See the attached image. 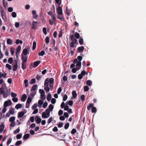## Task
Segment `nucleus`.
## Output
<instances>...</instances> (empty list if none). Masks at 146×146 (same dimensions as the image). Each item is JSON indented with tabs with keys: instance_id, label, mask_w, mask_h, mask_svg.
<instances>
[{
	"instance_id": "nucleus-1",
	"label": "nucleus",
	"mask_w": 146,
	"mask_h": 146,
	"mask_svg": "<svg viewBox=\"0 0 146 146\" xmlns=\"http://www.w3.org/2000/svg\"><path fill=\"white\" fill-rule=\"evenodd\" d=\"M0 11L3 19L5 22L7 21V18L4 9L2 7H0Z\"/></svg>"
},
{
	"instance_id": "nucleus-2",
	"label": "nucleus",
	"mask_w": 146,
	"mask_h": 146,
	"mask_svg": "<svg viewBox=\"0 0 146 146\" xmlns=\"http://www.w3.org/2000/svg\"><path fill=\"white\" fill-rule=\"evenodd\" d=\"M12 104V102L10 100H9L7 101H5L4 104V106L5 107H8L11 106Z\"/></svg>"
},
{
	"instance_id": "nucleus-3",
	"label": "nucleus",
	"mask_w": 146,
	"mask_h": 146,
	"mask_svg": "<svg viewBox=\"0 0 146 146\" xmlns=\"http://www.w3.org/2000/svg\"><path fill=\"white\" fill-rule=\"evenodd\" d=\"M50 115V113H46L45 112H43L42 114V116L43 118H48Z\"/></svg>"
},
{
	"instance_id": "nucleus-4",
	"label": "nucleus",
	"mask_w": 146,
	"mask_h": 146,
	"mask_svg": "<svg viewBox=\"0 0 146 146\" xmlns=\"http://www.w3.org/2000/svg\"><path fill=\"white\" fill-rule=\"evenodd\" d=\"M38 23L37 21H34L32 23V29H36V27Z\"/></svg>"
},
{
	"instance_id": "nucleus-5",
	"label": "nucleus",
	"mask_w": 146,
	"mask_h": 146,
	"mask_svg": "<svg viewBox=\"0 0 146 146\" xmlns=\"http://www.w3.org/2000/svg\"><path fill=\"white\" fill-rule=\"evenodd\" d=\"M57 10V14L61 15L63 14L62 9L61 7L60 6H58Z\"/></svg>"
},
{
	"instance_id": "nucleus-6",
	"label": "nucleus",
	"mask_w": 146,
	"mask_h": 146,
	"mask_svg": "<svg viewBox=\"0 0 146 146\" xmlns=\"http://www.w3.org/2000/svg\"><path fill=\"white\" fill-rule=\"evenodd\" d=\"M7 92H5L2 94L3 97L4 98H7L10 95V91L7 90Z\"/></svg>"
},
{
	"instance_id": "nucleus-7",
	"label": "nucleus",
	"mask_w": 146,
	"mask_h": 146,
	"mask_svg": "<svg viewBox=\"0 0 146 146\" xmlns=\"http://www.w3.org/2000/svg\"><path fill=\"white\" fill-rule=\"evenodd\" d=\"M35 120L37 123H40L41 121V119L38 116H36L35 117Z\"/></svg>"
},
{
	"instance_id": "nucleus-8",
	"label": "nucleus",
	"mask_w": 146,
	"mask_h": 146,
	"mask_svg": "<svg viewBox=\"0 0 146 146\" xmlns=\"http://www.w3.org/2000/svg\"><path fill=\"white\" fill-rule=\"evenodd\" d=\"M84 47L83 46L79 47L77 49V50L80 53H81L83 52L84 50Z\"/></svg>"
},
{
	"instance_id": "nucleus-9",
	"label": "nucleus",
	"mask_w": 146,
	"mask_h": 146,
	"mask_svg": "<svg viewBox=\"0 0 146 146\" xmlns=\"http://www.w3.org/2000/svg\"><path fill=\"white\" fill-rule=\"evenodd\" d=\"M36 90L31 89V92L30 94V95L32 97H33L36 94Z\"/></svg>"
},
{
	"instance_id": "nucleus-10",
	"label": "nucleus",
	"mask_w": 146,
	"mask_h": 146,
	"mask_svg": "<svg viewBox=\"0 0 146 146\" xmlns=\"http://www.w3.org/2000/svg\"><path fill=\"white\" fill-rule=\"evenodd\" d=\"M27 57L26 56L22 54V62H26L27 61Z\"/></svg>"
},
{
	"instance_id": "nucleus-11",
	"label": "nucleus",
	"mask_w": 146,
	"mask_h": 146,
	"mask_svg": "<svg viewBox=\"0 0 146 146\" xmlns=\"http://www.w3.org/2000/svg\"><path fill=\"white\" fill-rule=\"evenodd\" d=\"M27 98V96L26 94H23L21 98V100L22 102H25Z\"/></svg>"
},
{
	"instance_id": "nucleus-12",
	"label": "nucleus",
	"mask_w": 146,
	"mask_h": 146,
	"mask_svg": "<svg viewBox=\"0 0 146 146\" xmlns=\"http://www.w3.org/2000/svg\"><path fill=\"white\" fill-rule=\"evenodd\" d=\"M81 65V62L78 61L76 65L77 70L80 69Z\"/></svg>"
},
{
	"instance_id": "nucleus-13",
	"label": "nucleus",
	"mask_w": 146,
	"mask_h": 146,
	"mask_svg": "<svg viewBox=\"0 0 146 146\" xmlns=\"http://www.w3.org/2000/svg\"><path fill=\"white\" fill-rule=\"evenodd\" d=\"M72 98L73 99H75L77 97V94L75 91H73L72 92Z\"/></svg>"
},
{
	"instance_id": "nucleus-14",
	"label": "nucleus",
	"mask_w": 146,
	"mask_h": 146,
	"mask_svg": "<svg viewBox=\"0 0 146 146\" xmlns=\"http://www.w3.org/2000/svg\"><path fill=\"white\" fill-rule=\"evenodd\" d=\"M57 18L60 20L62 21H64V19L62 14H58Z\"/></svg>"
},
{
	"instance_id": "nucleus-15",
	"label": "nucleus",
	"mask_w": 146,
	"mask_h": 146,
	"mask_svg": "<svg viewBox=\"0 0 146 146\" xmlns=\"http://www.w3.org/2000/svg\"><path fill=\"white\" fill-rule=\"evenodd\" d=\"M29 51L27 48H25L23 49L22 54L26 56L28 54Z\"/></svg>"
},
{
	"instance_id": "nucleus-16",
	"label": "nucleus",
	"mask_w": 146,
	"mask_h": 146,
	"mask_svg": "<svg viewBox=\"0 0 146 146\" xmlns=\"http://www.w3.org/2000/svg\"><path fill=\"white\" fill-rule=\"evenodd\" d=\"M44 86L45 87H49V80L46 78L45 81Z\"/></svg>"
},
{
	"instance_id": "nucleus-17",
	"label": "nucleus",
	"mask_w": 146,
	"mask_h": 146,
	"mask_svg": "<svg viewBox=\"0 0 146 146\" xmlns=\"http://www.w3.org/2000/svg\"><path fill=\"white\" fill-rule=\"evenodd\" d=\"M17 68V62L16 61L15 62V63L13 67V71H15Z\"/></svg>"
},
{
	"instance_id": "nucleus-18",
	"label": "nucleus",
	"mask_w": 146,
	"mask_h": 146,
	"mask_svg": "<svg viewBox=\"0 0 146 146\" xmlns=\"http://www.w3.org/2000/svg\"><path fill=\"white\" fill-rule=\"evenodd\" d=\"M41 62L40 60H37L35 62H34V66L35 67H37L38 64L40 63Z\"/></svg>"
},
{
	"instance_id": "nucleus-19",
	"label": "nucleus",
	"mask_w": 146,
	"mask_h": 146,
	"mask_svg": "<svg viewBox=\"0 0 146 146\" xmlns=\"http://www.w3.org/2000/svg\"><path fill=\"white\" fill-rule=\"evenodd\" d=\"M30 136V135L29 134H25L23 137V139L25 141L27 139H28Z\"/></svg>"
},
{
	"instance_id": "nucleus-20",
	"label": "nucleus",
	"mask_w": 146,
	"mask_h": 146,
	"mask_svg": "<svg viewBox=\"0 0 146 146\" xmlns=\"http://www.w3.org/2000/svg\"><path fill=\"white\" fill-rule=\"evenodd\" d=\"M3 3L4 7L6 9L8 7L7 2V1H5V0H3Z\"/></svg>"
},
{
	"instance_id": "nucleus-21",
	"label": "nucleus",
	"mask_w": 146,
	"mask_h": 146,
	"mask_svg": "<svg viewBox=\"0 0 146 146\" xmlns=\"http://www.w3.org/2000/svg\"><path fill=\"white\" fill-rule=\"evenodd\" d=\"M26 67V62H22V68L23 70H24Z\"/></svg>"
},
{
	"instance_id": "nucleus-22",
	"label": "nucleus",
	"mask_w": 146,
	"mask_h": 146,
	"mask_svg": "<svg viewBox=\"0 0 146 146\" xmlns=\"http://www.w3.org/2000/svg\"><path fill=\"white\" fill-rule=\"evenodd\" d=\"M7 42L8 44L11 45L13 43V41L10 38H8L7 40Z\"/></svg>"
},
{
	"instance_id": "nucleus-23",
	"label": "nucleus",
	"mask_w": 146,
	"mask_h": 146,
	"mask_svg": "<svg viewBox=\"0 0 146 146\" xmlns=\"http://www.w3.org/2000/svg\"><path fill=\"white\" fill-rule=\"evenodd\" d=\"M94 105L93 103H91L90 104L89 106H88L87 107V109L88 110H90L91 108H92L93 107Z\"/></svg>"
},
{
	"instance_id": "nucleus-24",
	"label": "nucleus",
	"mask_w": 146,
	"mask_h": 146,
	"mask_svg": "<svg viewBox=\"0 0 146 146\" xmlns=\"http://www.w3.org/2000/svg\"><path fill=\"white\" fill-rule=\"evenodd\" d=\"M51 98V95L50 93H49L47 95V100L48 101H50Z\"/></svg>"
},
{
	"instance_id": "nucleus-25",
	"label": "nucleus",
	"mask_w": 146,
	"mask_h": 146,
	"mask_svg": "<svg viewBox=\"0 0 146 146\" xmlns=\"http://www.w3.org/2000/svg\"><path fill=\"white\" fill-rule=\"evenodd\" d=\"M65 12L67 15L69 16L70 15L69 10L68 9L67 7L66 8Z\"/></svg>"
},
{
	"instance_id": "nucleus-26",
	"label": "nucleus",
	"mask_w": 146,
	"mask_h": 146,
	"mask_svg": "<svg viewBox=\"0 0 146 146\" xmlns=\"http://www.w3.org/2000/svg\"><path fill=\"white\" fill-rule=\"evenodd\" d=\"M74 35L75 37L77 39H78L80 37V35L78 33H75Z\"/></svg>"
},
{
	"instance_id": "nucleus-27",
	"label": "nucleus",
	"mask_w": 146,
	"mask_h": 146,
	"mask_svg": "<svg viewBox=\"0 0 146 146\" xmlns=\"http://www.w3.org/2000/svg\"><path fill=\"white\" fill-rule=\"evenodd\" d=\"M54 108V106L52 104H50L48 107V109L50 111H52Z\"/></svg>"
},
{
	"instance_id": "nucleus-28",
	"label": "nucleus",
	"mask_w": 146,
	"mask_h": 146,
	"mask_svg": "<svg viewBox=\"0 0 146 146\" xmlns=\"http://www.w3.org/2000/svg\"><path fill=\"white\" fill-rule=\"evenodd\" d=\"M15 110L13 108H10L9 110V112L11 114H13L14 113Z\"/></svg>"
},
{
	"instance_id": "nucleus-29",
	"label": "nucleus",
	"mask_w": 146,
	"mask_h": 146,
	"mask_svg": "<svg viewBox=\"0 0 146 146\" xmlns=\"http://www.w3.org/2000/svg\"><path fill=\"white\" fill-rule=\"evenodd\" d=\"M86 83L88 85L90 86L92 84V82L90 80H88L86 81Z\"/></svg>"
},
{
	"instance_id": "nucleus-30",
	"label": "nucleus",
	"mask_w": 146,
	"mask_h": 146,
	"mask_svg": "<svg viewBox=\"0 0 146 146\" xmlns=\"http://www.w3.org/2000/svg\"><path fill=\"white\" fill-rule=\"evenodd\" d=\"M79 44L82 45L83 44V39L82 38H80L79 40Z\"/></svg>"
},
{
	"instance_id": "nucleus-31",
	"label": "nucleus",
	"mask_w": 146,
	"mask_h": 146,
	"mask_svg": "<svg viewBox=\"0 0 146 146\" xmlns=\"http://www.w3.org/2000/svg\"><path fill=\"white\" fill-rule=\"evenodd\" d=\"M36 43L35 41H34L33 43V46L32 48V49L33 50H34L36 47Z\"/></svg>"
},
{
	"instance_id": "nucleus-32",
	"label": "nucleus",
	"mask_w": 146,
	"mask_h": 146,
	"mask_svg": "<svg viewBox=\"0 0 146 146\" xmlns=\"http://www.w3.org/2000/svg\"><path fill=\"white\" fill-rule=\"evenodd\" d=\"M66 104H68L70 106H72L73 104V102L72 100H70L69 101H67L66 103Z\"/></svg>"
},
{
	"instance_id": "nucleus-33",
	"label": "nucleus",
	"mask_w": 146,
	"mask_h": 146,
	"mask_svg": "<svg viewBox=\"0 0 146 146\" xmlns=\"http://www.w3.org/2000/svg\"><path fill=\"white\" fill-rule=\"evenodd\" d=\"M24 113L23 111L19 112V117H22L24 115Z\"/></svg>"
},
{
	"instance_id": "nucleus-34",
	"label": "nucleus",
	"mask_w": 146,
	"mask_h": 146,
	"mask_svg": "<svg viewBox=\"0 0 146 146\" xmlns=\"http://www.w3.org/2000/svg\"><path fill=\"white\" fill-rule=\"evenodd\" d=\"M45 54L44 51L42 50L38 53V55L39 56H43Z\"/></svg>"
},
{
	"instance_id": "nucleus-35",
	"label": "nucleus",
	"mask_w": 146,
	"mask_h": 146,
	"mask_svg": "<svg viewBox=\"0 0 146 146\" xmlns=\"http://www.w3.org/2000/svg\"><path fill=\"white\" fill-rule=\"evenodd\" d=\"M37 86L36 84H35L33 85L31 89L33 90H36L37 89Z\"/></svg>"
},
{
	"instance_id": "nucleus-36",
	"label": "nucleus",
	"mask_w": 146,
	"mask_h": 146,
	"mask_svg": "<svg viewBox=\"0 0 146 146\" xmlns=\"http://www.w3.org/2000/svg\"><path fill=\"white\" fill-rule=\"evenodd\" d=\"M32 101V98L30 97H28L27 101V103L30 104Z\"/></svg>"
},
{
	"instance_id": "nucleus-37",
	"label": "nucleus",
	"mask_w": 146,
	"mask_h": 146,
	"mask_svg": "<svg viewBox=\"0 0 146 146\" xmlns=\"http://www.w3.org/2000/svg\"><path fill=\"white\" fill-rule=\"evenodd\" d=\"M36 82V80L35 78H32L31 80L30 84H35Z\"/></svg>"
},
{
	"instance_id": "nucleus-38",
	"label": "nucleus",
	"mask_w": 146,
	"mask_h": 146,
	"mask_svg": "<svg viewBox=\"0 0 146 146\" xmlns=\"http://www.w3.org/2000/svg\"><path fill=\"white\" fill-rule=\"evenodd\" d=\"M13 62V58L12 57L9 58L8 60V62L10 64H11Z\"/></svg>"
},
{
	"instance_id": "nucleus-39",
	"label": "nucleus",
	"mask_w": 146,
	"mask_h": 146,
	"mask_svg": "<svg viewBox=\"0 0 146 146\" xmlns=\"http://www.w3.org/2000/svg\"><path fill=\"white\" fill-rule=\"evenodd\" d=\"M11 52L12 55H13L15 52V49L13 47L11 48Z\"/></svg>"
},
{
	"instance_id": "nucleus-40",
	"label": "nucleus",
	"mask_w": 146,
	"mask_h": 146,
	"mask_svg": "<svg viewBox=\"0 0 146 146\" xmlns=\"http://www.w3.org/2000/svg\"><path fill=\"white\" fill-rule=\"evenodd\" d=\"M69 123H66L65 124V125H64V128L65 129H68V127H69Z\"/></svg>"
},
{
	"instance_id": "nucleus-41",
	"label": "nucleus",
	"mask_w": 146,
	"mask_h": 146,
	"mask_svg": "<svg viewBox=\"0 0 146 146\" xmlns=\"http://www.w3.org/2000/svg\"><path fill=\"white\" fill-rule=\"evenodd\" d=\"M89 90V88L88 86H86L84 87V90L85 92H87Z\"/></svg>"
},
{
	"instance_id": "nucleus-42",
	"label": "nucleus",
	"mask_w": 146,
	"mask_h": 146,
	"mask_svg": "<svg viewBox=\"0 0 146 146\" xmlns=\"http://www.w3.org/2000/svg\"><path fill=\"white\" fill-rule=\"evenodd\" d=\"M4 125H0V132H2L4 129Z\"/></svg>"
},
{
	"instance_id": "nucleus-43",
	"label": "nucleus",
	"mask_w": 146,
	"mask_h": 146,
	"mask_svg": "<svg viewBox=\"0 0 146 146\" xmlns=\"http://www.w3.org/2000/svg\"><path fill=\"white\" fill-rule=\"evenodd\" d=\"M96 111L97 110L96 107H93L92 108V113H95L96 112Z\"/></svg>"
},
{
	"instance_id": "nucleus-44",
	"label": "nucleus",
	"mask_w": 146,
	"mask_h": 146,
	"mask_svg": "<svg viewBox=\"0 0 146 146\" xmlns=\"http://www.w3.org/2000/svg\"><path fill=\"white\" fill-rule=\"evenodd\" d=\"M5 92L3 88H0V95L2 94Z\"/></svg>"
},
{
	"instance_id": "nucleus-45",
	"label": "nucleus",
	"mask_w": 146,
	"mask_h": 146,
	"mask_svg": "<svg viewBox=\"0 0 146 146\" xmlns=\"http://www.w3.org/2000/svg\"><path fill=\"white\" fill-rule=\"evenodd\" d=\"M28 81L27 80H25L24 81V83L25 87H27L28 86Z\"/></svg>"
},
{
	"instance_id": "nucleus-46",
	"label": "nucleus",
	"mask_w": 146,
	"mask_h": 146,
	"mask_svg": "<svg viewBox=\"0 0 146 146\" xmlns=\"http://www.w3.org/2000/svg\"><path fill=\"white\" fill-rule=\"evenodd\" d=\"M81 100L82 101H84L85 99V96L84 95H82L80 96Z\"/></svg>"
},
{
	"instance_id": "nucleus-47",
	"label": "nucleus",
	"mask_w": 146,
	"mask_h": 146,
	"mask_svg": "<svg viewBox=\"0 0 146 146\" xmlns=\"http://www.w3.org/2000/svg\"><path fill=\"white\" fill-rule=\"evenodd\" d=\"M15 117H12L9 119V121L11 122H13L15 120Z\"/></svg>"
},
{
	"instance_id": "nucleus-48",
	"label": "nucleus",
	"mask_w": 146,
	"mask_h": 146,
	"mask_svg": "<svg viewBox=\"0 0 146 146\" xmlns=\"http://www.w3.org/2000/svg\"><path fill=\"white\" fill-rule=\"evenodd\" d=\"M54 79L52 78H50L49 80L50 84H53Z\"/></svg>"
},
{
	"instance_id": "nucleus-49",
	"label": "nucleus",
	"mask_w": 146,
	"mask_h": 146,
	"mask_svg": "<svg viewBox=\"0 0 146 146\" xmlns=\"http://www.w3.org/2000/svg\"><path fill=\"white\" fill-rule=\"evenodd\" d=\"M16 56L17 58H18V46L17 47L16 50Z\"/></svg>"
},
{
	"instance_id": "nucleus-50",
	"label": "nucleus",
	"mask_w": 146,
	"mask_h": 146,
	"mask_svg": "<svg viewBox=\"0 0 146 146\" xmlns=\"http://www.w3.org/2000/svg\"><path fill=\"white\" fill-rule=\"evenodd\" d=\"M44 90L46 92H47L50 91V89L49 87H44Z\"/></svg>"
},
{
	"instance_id": "nucleus-51",
	"label": "nucleus",
	"mask_w": 146,
	"mask_h": 146,
	"mask_svg": "<svg viewBox=\"0 0 146 146\" xmlns=\"http://www.w3.org/2000/svg\"><path fill=\"white\" fill-rule=\"evenodd\" d=\"M6 66L7 68L9 70H10L11 69V66L10 64H7L6 65Z\"/></svg>"
},
{
	"instance_id": "nucleus-52",
	"label": "nucleus",
	"mask_w": 146,
	"mask_h": 146,
	"mask_svg": "<svg viewBox=\"0 0 146 146\" xmlns=\"http://www.w3.org/2000/svg\"><path fill=\"white\" fill-rule=\"evenodd\" d=\"M45 42L46 44H48L49 42V38L48 36L46 37L45 38Z\"/></svg>"
},
{
	"instance_id": "nucleus-53",
	"label": "nucleus",
	"mask_w": 146,
	"mask_h": 146,
	"mask_svg": "<svg viewBox=\"0 0 146 146\" xmlns=\"http://www.w3.org/2000/svg\"><path fill=\"white\" fill-rule=\"evenodd\" d=\"M43 32L45 35H46L47 33L46 32V29L45 27H43L42 29Z\"/></svg>"
},
{
	"instance_id": "nucleus-54",
	"label": "nucleus",
	"mask_w": 146,
	"mask_h": 146,
	"mask_svg": "<svg viewBox=\"0 0 146 146\" xmlns=\"http://www.w3.org/2000/svg\"><path fill=\"white\" fill-rule=\"evenodd\" d=\"M68 98V96L66 94H65L63 96V101H65Z\"/></svg>"
},
{
	"instance_id": "nucleus-55",
	"label": "nucleus",
	"mask_w": 146,
	"mask_h": 146,
	"mask_svg": "<svg viewBox=\"0 0 146 146\" xmlns=\"http://www.w3.org/2000/svg\"><path fill=\"white\" fill-rule=\"evenodd\" d=\"M12 141V138H9L7 142V145H9L10 143Z\"/></svg>"
},
{
	"instance_id": "nucleus-56",
	"label": "nucleus",
	"mask_w": 146,
	"mask_h": 146,
	"mask_svg": "<svg viewBox=\"0 0 146 146\" xmlns=\"http://www.w3.org/2000/svg\"><path fill=\"white\" fill-rule=\"evenodd\" d=\"M76 132V130L75 129H72L71 133L72 134H74Z\"/></svg>"
},
{
	"instance_id": "nucleus-57",
	"label": "nucleus",
	"mask_w": 146,
	"mask_h": 146,
	"mask_svg": "<svg viewBox=\"0 0 146 146\" xmlns=\"http://www.w3.org/2000/svg\"><path fill=\"white\" fill-rule=\"evenodd\" d=\"M37 107V105L36 103L35 104L32 106V108L33 110L35 109Z\"/></svg>"
},
{
	"instance_id": "nucleus-58",
	"label": "nucleus",
	"mask_w": 146,
	"mask_h": 146,
	"mask_svg": "<svg viewBox=\"0 0 146 146\" xmlns=\"http://www.w3.org/2000/svg\"><path fill=\"white\" fill-rule=\"evenodd\" d=\"M62 90V89L61 87H59L57 90V93L59 94L60 93Z\"/></svg>"
},
{
	"instance_id": "nucleus-59",
	"label": "nucleus",
	"mask_w": 146,
	"mask_h": 146,
	"mask_svg": "<svg viewBox=\"0 0 146 146\" xmlns=\"http://www.w3.org/2000/svg\"><path fill=\"white\" fill-rule=\"evenodd\" d=\"M6 107H5V106H4V108L2 110V112L3 113H5L6 111L7 110Z\"/></svg>"
},
{
	"instance_id": "nucleus-60",
	"label": "nucleus",
	"mask_w": 146,
	"mask_h": 146,
	"mask_svg": "<svg viewBox=\"0 0 146 146\" xmlns=\"http://www.w3.org/2000/svg\"><path fill=\"white\" fill-rule=\"evenodd\" d=\"M56 102V100L54 98H52L51 101V102L52 104H54Z\"/></svg>"
},
{
	"instance_id": "nucleus-61",
	"label": "nucleus",
	"mask_w": 146,
	"mask_h": 146,
	"mask_svg": "<svg viewBox=\"0 0 146 146\" xmlns=\"http://www.w3.org/2000/svg\"><path fill=\"white\" fill-rule=\"evenodd\" d=\"M12 16L13 18H15L17 16V14L15 12H13L12 13Z\"/></svg>"
},
{
	"instance_id": "nucleus-62",
	"label": "nucleus",
	"mask_w": 146,
	"mask_h": 146,
	"mask_svg": "<svg viewBox=\"0 0 146 146\" xmlns=\"http://www.w3.org/2000/svg\"><path fill=\"white\" fill-rule=\"evenodd\" d=\"M63 113V111L61 110H59L58 112V115L59 116L62 115Z\"/></svg>"
},
{
	"instance_id": "nucleus-63",
	"label": "nucleus",
	"mask_w": 146,
	"mask_h": 146,
	"mask_svg": "<svg viewBox=\"0 0 146 146\" xmlns=\"http://www.w3.org/2000/svg\"><path fill=\"white\" fill-rule=\"evenodd\" d=\"M43 102H44L43 100H40L38 101V104L39 105H42L43 104Z\"/></svg>"
},
{
	"instance_id": "nucleus-64",
	"label": "nucleus",
	"mask_w": 146,
	"mask_h": 146,
	"mask_svg": "<svg viewBox=\"0 0 146 146\" xmlns=\"http://www.w3.org/2000/svg\"><path fill=\"white\" fill-rule=\"evenodd\" d=\"M70 39H71V40H72V41L74 40V39H76L75 38L74 35L73 34H72L71 35V36H70Z\"/></svg>"
}]
</instances>
